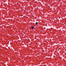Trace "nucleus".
I'll use <instances>...</instances> for the list:
<instances>
[{
    "mask_svg": "<svg viewBox=\"0 0 66 66\" xmlns=\"http://www.w3.org/2000/svg\"><path fill=\"white\" fill-rule=\"evenodd\" d=\"M31 29H34V27L33 26H32L31 27Z\"/></svg>",
    "mask_w": 66,
    "mask_h": 66,
    "instance_id": "obj_1",
    "label": "nucleus"
},
{
    "mask_svg": "<svg viewBox=\"0 0 66 66\" xmlns=\"http://www.w3.org/2000/svg\"><path fill=\"white\" fill-rule=\"evenodd\" d=\"M35 24H36V25H37V24H38V22H36V23Z\"/></svg>",
    "mask_w": 66,
    "mask_h": 66,
    "instance_id": "obj_2",
    "label": "nucleus"
}]
</instances>
